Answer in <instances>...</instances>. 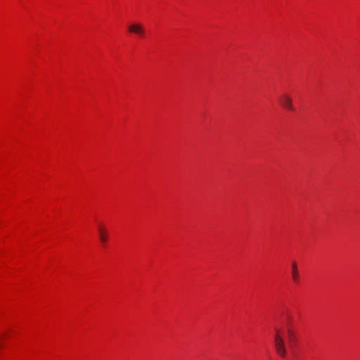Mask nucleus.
Wrapping results in <instances>:
<instances>
[{
  "label": "nucleus",
  "instance_id": "nucleus-1",
  "mask_svg": "<svg viewBox=\"0 0 360 360\" xmlns=\"http://www.w3.org/2000/svg\"><path fill=\"white\" fill-rule=\"evenodd\" d=\"M274 330V347L276 352L281 358H285L287 354L285 338L287 339L289 346L292 347V344L295 341V335L288 323H286L285 326L281 328L276 327Z\"/></svg>",
  "mask_w": 360,
  "mask_h": 360
},
{
  "label": "nucleus",
  "instance_id": "nucleus-2",
  "mask_svg": "<svg viewBox=\"0 0 360 360\" xmlns=\"http://www.w3.org/2000/svg\"><path fill=\"white\" fill-rule=\"evenodd\" d=\"M280 103L281 105L291 110V111H293L295 110V108L292 105V98L288 95V94H283L281 98H280Z\"/></svg>",
  "mask_w": 360,
  "mask_h": 360
},
{
  "label": "nucleus",
  "instance_id": "nucleus-3",
  "mask_svg": "<svg viewBox=\"0 0 360 360\" xmlns=\"http://www.w3.org/2000/svg\"><path fill=\"white\" fill-rule=\"evenodd\" d=\"M129 31L130 32L135 33L141 37H144L145 30L142 25L141 24H132L129 26Z\"/></svg>",
  "mask_w": 360,
  "mask_h": 360
},
{
  "label": "nucleus",
  "instance_id": "nucleus-4",
  "mask_svg": "<svg viewBox=\"0 0 360 360\" xmlns=\"http://www.w3.org/2000/svg\"><path fill=\"white\" fill-rule=\"evenodd\" d=\"M292 277L294 282H299V273L297 267V264L295 262H293L292 264Z\"/></svg>",
  "mask_w": 360,
  "mask_h": 360
},
{
  "label": "nucleus",
  "instance_id": "nucleus-5",
  "mask_svg": "<svg viewBox=\"0 0 360 360\" xmlns=\"http://www.w3.org/2000/svg\"><path fill=\"white\" fill-rule=\"evenodd\" d=\"M99 238L103 243H105L108 240V236L105 230L102 227L98 228Z\"/></svg>",
  "mask_w": 360,
  "mask_h": 360
}]
</instances>
